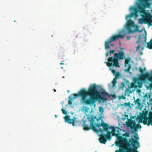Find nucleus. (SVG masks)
Returning <instances> with one entry per match:
<instances>
[{"label":"nucleus","mask_w":152,"mask_h":152,"mask_svg":"<svg viewBox=\"0 0 152 152\" xmlns=\"http://www.w3.org/2000/svg\"><path fill=\"white\" fill-rule=\"evenodd\" d=\"M104 91L100 92L98 90L96 84L91 85L89 88L88 91H86L84 89H82L80 91L78 94H71L69 96L68 104H72L74 99H76L79 96H81V102L87 105H91L94 104L96 100L101 97L103 102L104 101Z\"/></svg>","instance_id":"nucleus-1"},{"label":"nucleus","mask_w":152,"mask_h":152,"mask_svg":"<svg viewBox=\"0 0 152 152\" xmlns=\"http://www.w3.org/2000/svg\"><path fill=\"white\" fill-rule=\"evenodd\" d=\"M109 129H112V136H115L117 137V141L115 142L116 146L122 147L125 145L130 146L126 138L121 136H118L121 134L120 133V130L121 129L119 127H116L115 128L114 126H109L108 124L105 123V132H107Z\"/></svg>","instance_id":"nucleus-2"},{"label":"nucleus","mask_w":152,"mask_h":152,"mask_svg":"<svg viewBox=\"0 0 152 152\" xmlns=\"http://www.w3.org/2000/svg\"><path fill=\"white\" fill-rule=\"evenodd\" d=\"M90 126L86 124L85 122L83 123V129L88 131L92 129L96 133L99 132L102 133L104 130V122L102 119V117L100 116L99 118L97 119V123L96 126L94 125L93 123L94 120L93 118H91Z\"/></svg>","instance_id":"nucleus-3"},{"label":"nucleus","mask_w":152,"mask_h":152,"mask_svg":"<svg viewBox=\"0 0 152 152\" xmlns=\"http://www.w3.org/2000/svg\"><path fill=\"white\" fill-rule=\"evenodd\" d=\"M137 4V7H132L131 8L134 12L126 15V19L127 20L134 16L137 18L138 16V14L139 12L141 14L145 13V8L149 7L150 6V3H147V0H138V2Z\"/></svg>","instance_id":"nucleus-4"},{"label":"nucleus","mask_w":152,"mask_h":152,"mask_svg":"<svg viewBox=\"0 0 152 152\" xmlns=\"http://www.w3.org/2000/svg\"><path fill=\"white\" fill-rule=\"evenodd\" d=\"M134 137L136 140L133 138H130L129 140V142H131V145L134 148H130L128 150L127 152H138L137 149V148L140 147L139 142L137 141L139 140V138L137 134L136 135L134 136Z\"/></svg>","instance_id":"nucleus-5"},{"label":"nucleus","mask_w":152,"mask_h":152,"mask_svg":"<svg viewBox=\"0 0 152 152\" xmlns=\"http://www.w3.org/2000/svg\"><path fill=\"white\" fill-rule=\"evenodd\" d=\"M124 36V35H121L120 34L112 35L105 42V48L107 49L109 48L110 46H113L114 45L112 43L113 42L116 41L120 38L123 39Z\"/></svg>","instance_id":"nucleus-6"},{"label":"nucleus","mask_w":152,"mask_h":152,"mask_svg":"<svg viewBox=\"0 0 152 152\" xmlns=\"http://www.w3.org/2000/svg\"><path fill=\"white\" fill-rule=\"evenodd\" d=\"M144 70L141 68H140L139 71L142 74L139 76L140 80L142 82H145L146 80L152 82V72L150 73L148 72L143 74Z\"/></svg>","instance_id":"nucleus-7"},{"label":"nucleus","mask_w":152,"mask_h":152,"mask_svg":"<svg viewBox=\"0 0 152 152\" xmlns=\"http://www.w3.org/2000/svg\"><path fill=\"white\" fill-rule=\"evenodd\" d=\"M127 126L132 130H134L135 132L137 131L138 129H141V126L139 124H136L134 121L132 119H128L126 122Z\"/></svg>","instance_id":"nucleus-8"},{"label":"nucleus","mask_w":152,"mask_h":152,"mask_svg":"<svg viewBox=\"0 0 152 152\" xmlns=\"http://www.w3.org/2000/svg\"><path fill=\"white\" fill-rule=\"evenodd\" d=\"M119 60L116 57H110L108 59V62L107 63V65L112 69L114 66L119 67L120 66L118 62Z\"/></svg>","instance_id":"nucleus-9"},{"label":"nucleus","mask_w":152,"mask_h":152,"mask_svg":"<svg viewBox=\"0 0 152 152\" xmlns=\"http://www.w3.org/2000/svg\"><path fill=\"white\" fill-rule=\"evenodd\" d=\"M146 41V35L141 36L140 35L138 37V40L136 42V43L139 45L136 47V50L137 51L139 50L141 45L144 46L145 45Z\"/></svg>","instance_id":"nucleus-10"},{"label":"nucleus","mask_w":152,"mask_h":152,"mask_svg":"<svg viewBox=\"0 0 152 152\" xmlns=\"http://www.w3.org/2000/svg\"><path fill=\"white\" fill-rule=\"evenodd\" d=\"M151 113H152L151 111L149 112L148 113V117H147V116L148 114V111H146L143 112L140 116L141 120H142L143 119V121L141 122H142L144 124H146L148 125V123L150 120L149 118L150 117V114Z\"/></svg>","instance_id":"nucleus-11"},{"label":"nucleus","mask_w":152,"mask_h":152,"mask_svg":"<svg viewBox=\"0 0 152 152\" xmlns=\"http://www.w3.org/2000/svg\"><path fill=\"white\" fill-rule=\"evenodd\" d=\"M141 16L142 17V19H140L139 20V22L140 24H142L144 23L145 24L148 23L150 26L151 25V22H150L148 19L149 18V15L148 14L146 15L145 13L143 14H141Z\"/></svg>","instance_id":"nucleus-12"},{"label":"nucleus","mask_w":152,"mask_h":152,"mask_svg":"<svg viewBox=\"0 0 152 152\" xmlns=\"http://www.w3.org/2000/svg\"><path fill=\"white\" fill-rule=\"evenodd\" d=\"M114 55V57L117 58L118 60L124 59L125 58L124 53L121 50H119L118 53H115Z\"/></svg>","instance_id":"nucleus-13"},{"label":"nucleus","mask_w":152,"mask_h":152,"mask_svg":"<svg viewBox=\"0 0 152 152\" xmlns=\"http://www.w3.org/2000/svg\"><path fill=\"white\" fill-rule=\"evenodd\" d=\"M64 119L65 122H67L70 124H72L73 126H75V123L76 120V118L74 117L71 119L70 118L69 115H66L64 117Z\"/></svg>","instance_id":"nucleus-14"},{"label":"nucleus","mask_w":152,"mask_h":152,"mask_svg":"<svg viewBox=\"0 0 152 152\" xmlns=\"http://www.w3.org/2000/svg\"><path fill=\"white\" fill-rule=\"evenodd\" d=\"M131 61V58L128 57L126 58L125 61V67H127V68L125 69L124 71L126 72H129V70L131 68V64H129V62Z\"/></svg>","instance_id":"nucleus-15"},{"label":"nucleus","mask_w":152,"mask_h":152,"mask_svg":"<svg viewBox=\"0 0 152 152\" xmlns=\"http://www.w3.org/2000/svg\"><path fill=\"white\" fill-rule=\"evenodd\" d=\"M110 70L113 74L115 75V77L114 78L117 79L118 78L120 77L121 75L119 72H116V70L110 68Z\"/></svg>","instance_id":"nucleus-16"},{"label":"nucleus","mask_w":152,"mask_h":152,"mask_svg":"<svg viewBox=\"0 0 152 152\" xmlns=\"http://www.w3.org/2000/svg\"><path fill=\"white\" fill-rule=\"evenodd\" d=\"M104 131V130L102 133L100 132L97 133L98 134H101L99 135L100 137L99 139V142L101 143L104 144V134L103 133Z\"/></svg>","instance_id":"nucleus-17"},{"label":"nucleus","mask_w":152,"mask_h":152,"mask_svg":"<svg viewBox=\"0 0 152 152\" xmlns=\"http://www.w3.org/2000/svg\"><path fill=\"white\" fill-rule=\"evenodd\" d=\"M107 132V133L106 134H105V142L107 141V140H110L111 138L112 132H108V131Z\"/></svg>","instance_id":"nucleus-18"},{"label":"nucleus","mask_w":152,"mask_h":152,"mask_svg":"<svg viewBox=\"0 0 152 152\" xmlns=\"http://www.w3.org/2000/svg\"><path fill=\"white\" fill-rule=\"evenodd\" d=\"M134 26V23L133 21L131 20H128L126 27L133 26Z\"/></svg>","instance_id":"nucleus-19"},{"label":"nucleus","mask_w":152,"mask_h":152,"mask_svg":"<svg viewBox=\"0 0 152 152\" xmlns=\"http://www.w3.org/2000/svg\"><path fill=\"white\" fill-rule=\"evenodd\" d=\"M146 48L150 49H152V39H151L150 41L147 43Z\"/></svg>","instance_id":"nucleus-20"},{"label":"nucleus","mask_w":152,"mask_h":152,"mask_svg":"<svg viewBox=\"0 0 152 152\" xmlns=\"http://www.w3.org/2000/svg\"><path fill=\"white\" fill-rule=\"evenodd\" d=\"M140 100L139 98H137L136 100L134 101V103L135 104H137L138 107H139L141 106V103L140 102Z\"/></svg>","instance_id":"nucleus-21"},{"label":"nucleus","mask_w":152,"mask_h":152,"mask_svg":"<svg viewBox=\"0 0 152 152\" xmlns=\"http://www.w3.org/2000/svg\"><path fill=\"white\" fill-rule=\"evenodd\" d=\"M125 83L122 82L121 83V85L122 88H124L125 86V84L129 86V83L128 80H126L125 81Z\"/></svg>","instance_id":"nucleus-22"},{"label":"nucleus","mask_w":152,"mask_h":152,"mask_svg":"<svg viewBox=\"0 0 152 152\" xmlns=\"http://www.w3.org/2000/svg\"><path fill=\"white\" fill-rule=\"evenodd\" d=\"M148 12H147L146 11H145V14L146 15H148H148H149L150 17L149 18V19H148L149 21L150 22H151V23H152V15H151V14L149 13L148 11H147Z\"/></svg>","instance_id":"nucleus-23"},{"label":"nucleus","mask_w":152,"mask_h":152,"mask_svg":"<svg viewBox=\"0 0 152 152\" xmlns=\"http://www.w3.org/2000/svg\"><path fill=\"white\" fill-rule=\"evenodd\" d=\"M149 118L150 120L149 122L148 123V126H149L150 125L152 126V113L150 114V117Z\"/></svg>","instance_id":"nucleus-24"},{"label":"nucleus","mask_w":152,"mask_h":152,"mask_svg":"<svg viewBox=\"0 0 152 152\" xmlns=\"http://www.w3.org/2000/svg\"><path fill=\"white\" fill-rule=\"evenodd\" d=\"M115 51V50H110L109 52H107L106 54V56H108L109 55H111L112 54H113Z\"/></svg>","instance_id":"nucleus-25"},{"label":"nucleus","mask_w":152,"mask_h":152,"mask_svg":"<svg viewBox=\"0 0 152 152\" xmlns=\"http://www.w3.org/2000/svg\"><path fill=\"white\" fill-rule=\"evenodd\" d=\"M128 33L130 34L133 32V31L131 29L130 27H126Z\"/></svg>","instance_id":"nucleus-26"},{"label":"nucleus","mask_w":152,"mask_h":152,"mask_svg":"<svg viewBox=\"0 0 152 152\" xmlns=\"http://www.w3.org/2000/svg\"><path fill=\"white\" fill-rule=\"evenodd\" d=\"M117 79L114 78L113 80L112 81L113 84V87H114L115 86V84L117 82Z\"/></svg>","instance_id":"nucleus-27"},{"label":"nucleus","mask_w":152,"mask_h":152,"mask_svg":"<svg viewBox=\"0 0 152 152\" xmlns=\"http://www.w3.org/2000/svg\"><path fill=\"white\" fill-rule=\"evenodd\" d=\"M130 103L129 102H128V103L126 102L124 104V105L126 106H129L130 105Z\"/></svg>","instance_id":"nucleus-28"},{"label":"nucleus","mask_w":152,"mask_h":152,"mask_svg":"<svg viewBox=\"0 0 152 152\" xmlns=\"http://www.w3.org/2000/svg\"><path fill=\"white\" fill-rule=\"evenodd\" d=\"M61 110L62 111V112L63 114H67V112L66 111H65L64 109L62 108L61 109Z\"/></svg>","instance_id":"nucleus-29"},{"label":"nucleus","mask_w":152,"mask_h":152,"mask_svg":"<svg viewBox=\"0 0 152 152\" xmlns=\"http://www.w3.org/2000/svg\"><path fill=\"white\" fill-rule=\"evenodd\" d=\"M129 134L128 133H125L123 135V136H125L126 137H129Z\"/></svg>","instance_id":"nucleus-30"},{"label":"nucleus","mask_w":152,"mask_h":152,"mask_svg":"<svg viewBox=\"0 0 152 152\" xmlns=\"http://www.w3.org/2000/svg\"><path fill=\"white\" fill-rule=\"evenodd\" d=\"M151 88H152V83L151 84L150 86H147V88L148 89L149 88L151 90Z\"/></svg>","instance_id":"nucleus-31"},{"label":"nucleus","mask_w":152,"mask_h":152,"mask_svg":"<svg viewBox=\"0 0 152 152\" xmlns=\"http://www.w3.org/2000/svg\"><path fill=\"white\" fill-rule=\"evenodd\" d=\"M131 88H133L134 87V84L133 83H132L131 84Z\"/></svg>","instance_id":"nucleus-32"},{"label":"nucleus","mask_w":152,"mask_h":152,"mask_svg":"<svg viewBox=\"0 0 152 152\" xmlns=\"http://www.w3.org/2000/svg\"><path fill=\"white\" fill-rule=\"evenodd\" d=\"M126 38H127V39L128 40H129V39H130V38H131V37L130 36H127Z\"/></svg>","instance_id":"nucleus-33"},{"label":"nucleus","mask_w":152,"mask_h":152,"mask_svg":"<svg viewBox=\"0 0 152 152\" xmlns=\"http://www.w3.org/2000/svg\"><path fill=\"white\" fill-rule=\"evenodd\" d=\"M148 97L150 98V99H151V95H150V94H149L148 95Z\"/></svg>","instance_id":"nucleus-34"},{"label":"nucleus","mask_w":152,"mask_h":152,"mask_svg":"<svg viewBox=\"0 0 152 152\" xmlns=\"http://www.w3.org/2000/svg\"><path fill=\"white\" fill-rule=\"evenodd\" d=\"M122 98L123 99H126V97L125 96H122Z\"/></svg>","instance_id":"nucleus-35"},{"label":"nucleus","mask_w":152,"mask_h":152,"mask_svg":"<svg viewBox=\"0 0 152 152\" xmlns=\"http://www.w3.org/2000/svg\"><path fill=\"white\" fill-rule=\"evenodd\" d=\"M152 102V98H151V99H150V100H149V102L150 103H151Z\"/></svg>","instance_id":"nucleus-36"},{"label":"nucleus","mask_w":152,"mask_h":152,"mask_svg":"<svg viewBox=\"0 0 152 152\" xmlns=\"http://www.w3.org/2000/svg\"><path fill=\"white\" fill-rule=\"evenodd\" d=\"M99 111H101V110H100V108H101V109H102V110H103V109H102V107H99Z\"/></svg>","instance_id":"nucleus-37"},{"label":"nucleus","mask_w":152,"mask_h":152,"mask_svg":"<svg viewBox=\"0 0 152 152\" xmlns=\"http://www.w3.org/2000/svg\"><path fill=\"white\" fill-rule=\"evenodd\" d=\"M108 94V93L105 91V96L107 95Z\"/></svg>","instance_id":"nucleus-38"},{"label":"nucleus","mask_w":152,"mask_h":152,"mask_svg":"<svg viewBox=\"0 0 152 152\" xmlns=\"http://www.w3.org/2000/svg\"><path fill=\"white\" fill-rule=\"evenodd\" d=\"M64 64V63H60V64H61H61Z\"/></svg>","instance_id":"nucleus-39"},{"label":"nucleus","mask_w":152,"mask_h":152,"mask_svg":"<svg viewBox=\"0 0 152 152\" xmlns=\"http://www.w3.org/2000/svg\"><path fill=\"white\" fill-rule=\"evenodd\" d=\"M111 95H109L108 96V97L109 98H110L111 97Z\"/></svg>","instance_id":"nucleus-40"},{"label":"nucleus","mask_w":152,"mask_h":152,"mask_svg":"<svg viewBox=\"0 0 152 152\" xmlns=\"http://www.w3.org/2000/svg\"><path fill=\"white\" fill-rule=\"evenodd\" d=\"M107 98H106L105 97V101H107Z\"/></svg>","instance_id":"nucleus-41"},{"label":"nucleus","mask_w":152,"mask_h":152,"mask_svg":"<svg viewBox=\"0 0 152 152\" xmlns=\"http://www.w3.org/2000/svg\"><path fill=\"white\" fill-rule=\"evenodd\" d=\"M67 92H68V93H69L70 92V91H69V90H67Z\"/></svg>","instance_id":"nucleus-42"},{"label":"nucleus","mask_w":152,"mask_h":152,"mask_svg":"<svg viewBox=\"0 0 152 152\" xmlns=\"http://www.w3.org/2000/svg\"><path fill=\"white\" fill-rule=\"evenodd\" d=\"M54 91L55 92H56V89H54Z\"/></svg>","instance_id":"nucleus-43"},{"label":"nucleus","mask_w":152,"mask_h":152,"mask_svg":"<svg viewBox=\"0 0 152 152\" xmlns=\"http://www.w3.org/2000/svg\"><path fill=\"white\" fill-rule=\"evenodd\" d=\"M55 116L56 118H57V115H55Z\"/></svg>","instance_id":"nucleus-44"},{"label":"nucleus","mask_w":152,"mask_h":152,"mask_svg":"<svg viewBox=\"0 0 152 152\" xmlns=\"http://www.w3.org/2000/svg\"><path fill=\"white\" fill-rule=\"evenodd\" d=\"M116 152H119L118 151V150H116Z\"/></svg>","instance_id":"nucleus-45"},{"label":"nucleus","mask_w":152,"mask_h":152,"mask_svg":"<svg viewBox=\"0 0 152 152\" xmlns=\"http://www.w3.org/2000/svg\"><path fill=\"white\" fill-rule=\"evenodd\" d=\"M61 68L63 69V67L62 66L61 67Z\"/></svg>","instance_id":"nucleus-46"},{"label":"nucleus","mask_w":152,"mask_h":152,"mask_svg":"<svg viewBox=\"0 0 152 152\" xmlns=\"http://www.w3.org/2000/svg\"><path fill=\"white\" fill-rule=\"evenodd\" d=\"M134 82H135V83H136V81L135 80H134Z\"/></svg>","instance_id":"nucleus-47"},{"label":"nucleus","mask_w":152,"mask_h":152,"mask_svg":"<svg viewBox=\"0 0 152 152\" xmlns=\"http://www.w3.org/2000/svg\"><path fill=\"white\" fill-rule=\"evenodd\" d=\"M140 54H141V55H142V53H140Z\"/></svg>","instance_id":"nucleus-48"},{"label":"nucleus","mask_w":152,"mask_h":152,"mask_svg":"<svg viewBox=\"0 0 152 152\" xmlns=\"http://www.w3.org/2000/svg\"><path fill=\"white\" fill-rule=\"evenodd\" d=\"M139 83H139L138 84H139Z\"/></svg>","instance_id":"nucleus-49"}]
</instances>
